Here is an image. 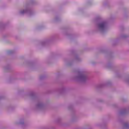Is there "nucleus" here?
<instances>
[{
	"mask_svg": "<svg viewBox=\"0 0 129 129\" xmlns=\"http://www.w3.org/2000/svg\"><path fill=\"white\" fill-rule=\"evenodd\" d=\"M105 26V23L103 22L99 25V27L100 29H103L104 27Z\"/></svg>",
	"mask_w": 129,
	"mask_h": 129,
	"instance_id": "obj_1",
	"label": "nucleus"
},
{
	"mask_svg": "<svg viewBox=\"0 0 129 129\" xmlns=\"http://www.w3.org/2000/svg\"><path fill=\"white\" fill-rule=\"evenodd\" d=\"M21 13L22 14H24V13H25V10H23V11H22Z\"/></svg>",
	"mask_w": 129,
	"mask_h": 129,
	"instance_id": "obj_2",
	"label": "nucleus"
}]
</instances>
